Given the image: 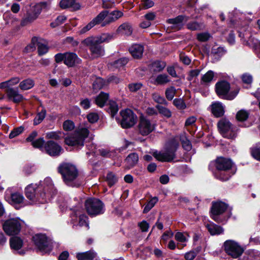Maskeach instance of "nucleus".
<instances>
[{
    "label": "nucleus",
    "instance_id": "nucleus-25",
    "mask_svg": "<svg viewBox=\"0 0 260 260\" xmlns=\"http://www.w3.org/2000/svg\"><path fill=\"white\" fill-rule=\"evenodd\" d=\"M110 95L108 93L101 91L100 93L94 98V103L100 108H103L109 100Z\"/></svg>",
    "mask_w": 260,
    "mask_h": 260
},
{
    "label": "nucleus",
    "instance_id": "nucleus-36",
    "mask_svg": "<svg viewBox=\"0 0 260 260\" xmlns=\"http://www.w3.org/2000/svg\"><path fill=\"white\" fill-rule=\"evenodd\" d=\"M106 181L109 187H112L118 181V177L113 172H108L106 177Z\"/></svg>",
    "mask_w": 260,
    "mask_h": 260
},
{
    "label": "nucleus",
    "instance_id": "nucleus-9",
    "mask_svg": "<svg viewBox=\"0 0 260 260\" xmlns=\"http://www.w3.org/2000/svg\"><path fill=\"white\" fill-rule=\"evenodd\" d=\"M121 119L116 118V120L119 123L121 127L124 129H128L133 127L137 122L138 117L134 112L129 109H122L120 111Z\"/></svg>",
    "mask_w": 260,
    "mask_h": 260
},
{
    "label": "nucleus",
    "instance_id": "nucleus-5",
    "mask_svg": "<svg viewBox=\"0 0 260 260\" xmlns=\"http://www.w3.org/2000/svg\"><path fill=\"white\" fill-rule=\"evenodd\" d=\"M50 4L49 2H41L34 5H30L21 21V25L24 26L34 22L38 18L42 11L46 12L49 9Z\"/></svg>",
    "mask_w": 260,
    "mask_h": 260
},
{
    "label": "nucleus",
    "instance_id": "nucleus-17",
    "mask_svg": "<svg viewBox=\"0 0 260 260\" xmlns=\"http://www.w3.org/2000/svg\"><path fill=\"white\" fill-rule=\"evenodd\" d=\"M230 89V84L226 80L219 81L215 84V90L216 93L220 99L224 100Z\"/></svg>",
    "mask_w": 260,
    "mask_h": 260
},
{
    "label": "nucleus",
    "instance_id": "nucleus-40",
    "mask_svg": "<svg viewBox=\"0 0 260 260\" xmlns=\"http://www.w3.org/2000/svg\"><path fill=\"white\" fill-rule=\"evenodd\" d=\"M214 77V73L212 70L208 71L205 74L201 79V83L202 85H208L213 79Z\"/></svg>",
    "mask_w": 260,
    "mask_h": 260
},
{
    "label": "nucleus",
    "instance_id": "nucleus-61",
    "mask_svg": "<svg viewBox=\"0 0 260 260\" xmlns=\"http://www.w3.org/2000/svg\"><path fill=\"white\" fill-rule=\"evenodd\" d=\"M211 37L210 34L208 32H201L197 35V40L201 42H207Z\"/></svg>",
    "mask_w": 260,
    "mask_h": 260
},
{
    "label": "nucleus",
    "instance_id": "nucleus-45",
    "mask_svg": "<svg viewBox=\"0 0 260 260\" xmlns=\"http://www.w3.org/2000/svg\"><path fill=\"white\" fill-rule=\"evenodd\" d=\"M46 115V110L45 108H43L41 112L37 113V115L34 119V125H37L41 123L45 118Z\"/></svg>",
    "mask_w": 260,
    "mask_h": 260
},
{
    "label": "nucleus",
    "instance_id": "nucleus-31",
    "mask_svg": "<svg viewBox=\"0 0 260 260\" xmlns=\"http://www.w3.org/2000/svg\"><path fill=\"white\" fill-rule=\"evenodd\" d=\"M96 256V253L93 250L79 252L76 254V258L78 260H93Z\"/></svg>",
    "mask_w": 260,
    "mask_h": 260
},
{
    "label": "nucleus",
    "instance_id": "nucleus-13",
    "mask_svg": "<svg viewBox=\"0 0 260 260\" xmlns=\"http://www.w3.org/2000/svg\"><path fill=\"white\" fill-rule=\"evenodd\" d=\"M223 247L225 253L234 258L239 257L244 251L237 242L232 240H226L223 243Z\"/></svg>",
    "mask_w": 260,
    "mask_h": 260
},
{
    "label": "nucleus",
    "instance_id": "nucleus-52",
    "mask_svg": "<svg viewBox=\"0 0 260 260\" xmlns=\"http://www.w3.org/2000/svg\"><path fill=\"white\" fill-rule=\"evenodd\" d=\"M176 93L174 86H171L166 89L165 95L168 101H172Z\"/></svg>",
    "mask_w": 260,
    "mask_h": 260
},
{
    "label": "nucleus",
    "instance_id": "nucleus-60",
    "mask_svg": "<svg viewBox=\"0 0 260 260\" xmlns=\"http://www.w3.org/2000/svg\"><path fill=\"white\" fill-rule=\"evenodd\" d=\"M63 129L67 132L73 130L75 128L74 122L71 120H65L62 124Z\"/></svg>",
    "mask_w": 260,
    "mask_h": 260
},
{
    "label": "nucleus",
    "instance_id": "nucleus-33",
    "mask_svg": "<svg viewBox=\"0 0 260 260\" xmlns=\"http://www.w3.org/2000/svg\"><path fill=\"white\" fill-rule=\"evenodd\" d=\"M125 161L127 165V168L128 169L132 168L138 164L139 155L136 152L131 153L126 157Z\"/></svg>",
    "mask_w": 260,
    "mask_h": 260
},
{
    "label": "nucleus",
    "instance_id": "nucleus-24",
    "mask_svg": "<svg viewBox=\"0 0 260 260\" xmlns=\"http://www.w3.org/2000/svg\"><path fill=\"white\" fill-rule=\"evenodd\" d=\"M64 143L68 146L76 147L78 148H81L84 145L76 134L73 136L66 137L64 139Z\"/></svg>",
    "mask_w": 260,
    "mask_h": 260
},
{
    "label": "nucleus",
    "instance_id": "nucleus-21",
    "mask_svg": "<svg viewBox=\"0 0 260 260\" xmlns=\"http://www.w3.org/2000/svg\"><path fill=\"white\" fill-rule=\"evenodd\" d=\"M144 50V47L143 45L135 44L132 45L128 50L134 59H140L142 58Z\"/></svg>",
    "mask_w": 260,
    "mask_h": 260
},
{
    "label": "nucleus",
    "instance_id": "nucleus-48",
    "mask_svg": "<svg viewBox=\"0 0 260 260\" xmlns=\"http://www.w3.org/2000/svg\"><path fill=\"white\" fill-rule=\"evenodd\" d=\"M38 39L37 37H33L30 43L24 48L26 52H31L35 50L36 44H38Z\"/></svg>",
    "mask_w": 260,
    "mask_h": 260
},
{
    "label": "nucleus",
    "instance_id": "nucleus-43",
    "mask_svg": "<svg viewBox=\"0 0 260 260\" xmlns=\"http://www.w3.org/2000/svg\"><path fill=\"white\" fill-rule=\"evenodd\" d=\"M203 26V23L196 21L189 22L186 24V28L191 31L201 30Z\"/></svg>",
    "mask_w": 260,
    "mask_h": 260
},
{
    "label": "nucleus",
    "instance_id": "nucleus-50",
    "mask_svg": "<svg viewBox=\"0 0 260 260\" xmlns=\"http://www.w3.org/2000/svg\"><path fill=\"white\" fill-rule=\"evenodd\" d=\"M180 140L183 148L187 151H190L192 148V145L189 140L186 136H182L180 138Z\"/></svg>",
    "mask_w": 260,
    "mask_h": 260
},
{
    "label": "nucleus",
    "instance_id": "nucleus-62",
    "mask_svg": "<svg viewBox=\"0 0 260 260\" xmlns=\"http://www.w3.org/2000/svg\"><path fill=\"white\" fill-rule=\"evenodd\" d=\"M79 104L84 110H87L91 107V100L88 98L82 99Z\"/></svg>",
    "mask_w": 260,
    "mask_h": 260
},
{
    "label": "nucleus",
    "instance_id": "nucleus-23",
    "mask_svg": "<svg viewBox=\"0 0 260 260\" xmlns=\"http://www.w3.org/2000/svg\"><path fill=\"white\" fill-rule=\"evenodd\" d=\"M233 124L225 118H222L217 123V128L219 133L222 137H228L225 131L230 128Z\"/></svg>",
    "mask_w": 260,
    "mask_h": 260
},
{
    "label": "nucleus",
    "instance_id": "nucleus-51",
    "mask_svg": "<svg viewBox=\"0 0 260 260\" xmlns=\"http://www.w3.org/2000/svg\"><path fill=\"white\" fill-rule=\"evenodd\" d=\"M89 134V131L87 128H82L78 131L76 135L84 143L85 140L88 137Z\"/></svg>",
    "mask_w": 260,
    "mask_h": 260
},
{
    "label": "nucleus",
    "instance_id": "nucleus-59",
    "mask_svg": "<svg viewBox=\"0 0 260 260\" xmlns=\"http://www.w3.org/2000/svg\"><path fill=\"white\" fill-rule=\"evenodd\" d=\"M24 127L22 126L14 128L10 133L9 137L10 139H13L21 133L24 131Z\"/></svg>",
    "mask_w": 260,
    "mask_h": 260
},
{
    "label": "nucleus",
    "instance_id": "nucleus-63",
    "mask_svg": "<svg viewBox=\"0 0 260 260\" xmlns=\"http://www.w3.org/2000/svg\"><path fill=\"white\" fill-rule=\"evenodd\" d=\"M201 71V70L200 69H194L190 70L188 73L187 80L188 81H192L194 77H197L199 75Z\"/></svg>",
    "mask_w": 260,
    "mask_h": 260
},
{
    "label": "nucleus",
    "instance_id": "nucleus-15",
    "mask_svg": "<svg viewBox=\"0 0 260 260\" xmlns=\"http://www.w3.org/2000/svg\"><path fill=\"white\" fill-rule=\"evenodd\" d=\"M44 150L47 154L53 157H57L63 152L61 146L53 140H49L46 142Z\"/></svg>",
    "mask_w": 260,
    "mask_h": 260
},
{
    "label": "nucleus",
    "instance_id": "nucleus-10",
    "mask_svg": "<svg viewBox=\"0 0 260 260\" xmlns=\"http://www.w3.org/2000/svg\"><path fill=\"white\" fill-rule=\"evenodd\" d=\"M84 205L87 214L91 217L101 215L105 212L104 204L99 199L89 198L86 200Z\"/></svg>",
    "mask_w": 260,
    "mask_h": 260
},
{
    "label": "nucleus",
    "instance_id": "nucleus-35",
    "mask_svg": "<svg viewBox=\"0 0 260 260\" xmlns=\"http://www.w3.org/2000/svg\"><path fill=\"white\" fill-rule=\"evenodd\" d=\"M189 19V16H187L186 15H180L177 16L174 18L169 19L167 20V22L169 24H172L176 25H181L182 26V22L185 20V21H187Z\"/></svg>",
    "mask_w": 260,
    "mask_h": 260
},
{
    "label": "nucleus",
    "instance_id": "nucleus-57",
    "mask_svg": "<svg viewBox=\"0 0 260 260\" xmlns=\"http://www.w3.org/2000/svg\"><path fill=\"white\" fill-rule=\"evenodd\" d=\"M106 80L107 85H108L111 83L118 84L121 82L122 79L116 75H109Z\"/></svg>",
    "mask_w": 260,
    "mask_h": 260
},
{
    "label": "nucleus",
    "instance_id": "nucleus-34",
    "mask_svg": "<svg viewBox=\"0 0 260 260\" xmlns=\"http://www.w3.org/2000/svg\"><path fill=\"white\" fill-rule=\"evenodd\" d=\"M109 107L106 109V111L110 114L111 118H114L119 110L117 103L113 100H110L108 103Z\"/></svg>",
    "mask_w": 260,
    "mask_h": 260
},
{
    "label": "nucleus",
    "instance_id": "nucleus-11",
    "mask_svg": "<svg viewBox=\"0 0 260 260\" xmlns=\"http://www.w3.org/2000/svg\"><path fill=\"white\" fill-rule=\"evenodd\" d=\"M21 221L18 217L5 220L3 223V229L6 234L10 236L18 235L22 228Z\"/></svg>",
    "mask_w": 260,
    "mask_h": 260
},
{
    "label": "nucleus",
    "instance_id": "nucleus-42",
    "mask_svg": "<svg viewBox=\"0 0 260 260\" xmlns=\"http://www.w3.org/2000/svg\"><path fill=\"white\" fill-rule=\"evenodd\" d=\"M250 154L255 160L260 161V142L250 148Z\"/></svg>",
    "mask_w": 260,
    "mask_h": 260
},
{
    "label": "nucleus",
    "instance_id": "nucleus-1",
    "mask_svg": "<svg viewBox=\"0 0 260 260\" xmlns=\"http://www.w3.org/2000/svg\"><path fill=\"white\" fill-rule=\"evenodd\" d=\"M208 168L213 177L221 182L229 181L237 171L236 165L231 158L221 156L211 161Z\"/></svg>",
    "mask_w": 260,
    "mask_h": 260
},
{
    "label": "nucleus",
    "instance_id": "nucleus-37",
    "mask_svg": "<svg viewBox=\"0 0 260 260\" xmlns=\"http://www.w3.org/2000/svg\"><path fill=\"white\" fill-rule=\"evenodd\" d=\"M171 80L169 79V76L166 74H159L157 76L155 79L153 84L156 85H165L169 82Z\"/></svg>",
    "mask_w": 260,
    "mask_h": 260
},
{
    "label": "nucleus",
    "instance_id": "nucleus-30",
    "mask_svg": "<svg viewBox=\"0 0 260 260\" xmlns=\"http://www.w3.org/2000/svg\"><path fill=\"white\" fill-rule=\"evenodd\" d=\"M208 231L211 235H219L223 233V229L220 225H218L213 222L207 223L206 225Z\"/></svg>",
    "mask_w": 260,
    "mask_h": 260
},
{
    "label": "nucleus",
    "instance_id": "nucleus-47",
    "mask_svg": "<svg viewBox=\"0 0 260 260\" xmlns=\"http://www.w3.org/2000/svg\"><path fill=\"white\" fill-rule=\"evenodd\" d=\"M46 142L45 141L43 137H40L31 143L32 147L37 148L41 151H43L44 147Z\"/></svg>",
    "mask_w": 260,
    "mask_h": 260
},
{
    "label": "nucleus",
    "instance_id": "nucleus-54",
    "mask_svg": "<svg viewBox=\"0 0 260 260\" xmlns=\"http://www.w3.org/2000/svg\"><path fill=\"white\" fill-rule=\"evenodd\" d=\"M155 107L158 110V112L164 116L166 117L167 118H170L171 117V112L167 108L160 106L159 105H156Z\"/></svg>",
    "mask_w": 260,
    "mask_h": 260
},
{
    "label": "nucleus",
    "instance_id": "nucleus-39",
    "mask_svg": "<svg viewBox=\"0 0 260 260\" xmlns=\"http://www.w3.org/2000/svg\"><path fill=\"white\" fill-rule=\"evenodd\" d=\"M107 85L106 80L100 77H96L92 83L93 90H100Z\"/></svg>",
    "mask_w": 260,
    "mask_h": 260
},
{
    "label": "nucleus",
    "instance_id": "nucleus-18",
    "mask_svg": "<svg viewBox=\"0 0 260 260\" xmlns=\"http://www.w3.org/2000/svg\"><path fill=\"white\" fill-rule=\"evenodd\" d=\"M5 93L8 100L15 104L21 102L24 99L23 96L19 93L18 88H7Z\"/></svg>",
    "mask_w": 260,
    "mask_h": 260
},
{
    "label": "nucleus",
    "instance_id": "nucleus-55",
    "mask_svg": "<svg viewBox=\"0 0 260 260\" xmlns=\"http://www.w3.org/2000/svg\"><path fill=\"white\" fill-rule=\"evenodd\" d=\"M173 105L179 110H184L186 108V104L183 99L175 98L173 100Z\"/></svg>",
    "mask_w": 260,
    "mask_h": 260
},
{
    "label": "nucleus",
    "instance_id": "nucleus-64",
    "mask_svg": "<svg viewBox=\"0 0 260 260\" xmlns=\"http://www.w3.org/2000/svg\"><path fill=\"white\" fill-rule=\"evenodd\" d=\"M239 92V88H237L234 90L229 91V92H228V93H227L226 96L225 97L224 100H230V101L234 100L236 97V96L237 95Z\"/></svg>",
    "mask_w": 260,
    "mask_h": 260
},
{
    "label": "nucleus",
    "instance_id": "nucleus-26",
    "mask_svg": "<svg viewBox=\"0 0 260 260\" xmlns=\"http://www.w3.org/2000/svg\"><path fill=\"white\" fill-rule=\"evenodd\" d=\"M24 199L23 195L19 192H14L11 194V204L17 210L20 209V204L23 203Z\"/></svg>",
    "mask_w": 260,
    "mask_h": 260
},
{
    "label": "nucleus",
    "instance_id": "nucleus-6",
    "mask_svg": "<svg viewBox=\"0 0 260 260\" xmlns=\"http://www.w3.org/2000/svg\"><path fill=\"white\" fill-rule=\"evenodd\" d=\"M179 145L178 142L175 139H172L166 143L164 152H155L153 156L161 162H172L176 157Z\"/></svg>",
    "mask_w": 260,
    "mask_h": 260
},
{
    "label": "nucleus",
    "instance_id": "nucleus-27",
    "mask_svg": "<svg viewBox=\"0 0 260 260\" xmlns=\"http://www.w3.org/2000/svg\"><path fill=\"white\" fill-rule=\"evenodd\" d=\"M59 6L62 9L71 8L74 11L78 10L81 7L80 4L76 3L75 0H61Z\"/></svg>",
    "mask_w": 260,
    "mask_h": 260
},
{
    "label": "nucleus",
    "instance_id": "nucleus-8",
    "mask_svg": "<svg viewBox=\"0 0 260 260\" xmlns=\"http://www.w3.org/2000/svg\"><path fill=\"white\" fill-rule=\"evenodd\" d=\"M54 60L57 63H60L63 61L68 68H73L82 63V59L76 53L70 51L56 54Z\"/></svg>",
    "mask_w": 260,
    "mask_h": 260
},
{
    "label": "nucleus",
    "instance_id": "nucleus-53",
    "mask_svg": "<svg viewBox=\"0 0 260 260\" xmlns=\"http://www.w3.org/2000/svg\"><path fill=\"white\" fill-rule=\"evenodd\" d=\"M49 47L43 43L39 42L38 44V53L40 56H43L49 51Z\"/></svg>",
    "mask_w": 260,
    "mask_h": 260
},
{
    "label": "nucleus",
    "instance_id": "nucleus-20",
    "mask_svg": "<svg viewBox=\"0 0 260 260\" xmlns=\"http://www.w3.org/2000/svg\"><path fill=\"white\" fill-rule=\"evenodd\" d=\"M129 59L125 57H121L113 61L108 63L107 66L110 70L115 69L120 70L123 69L125 65L128 62Z\"/></svg>",
    "mask_w": 260,
    "mask_h": 260
},
{
    "label": "nucleus",
    "instance_id": "nucleus-44",
    "mask_svg": "<svg viewBox=\"0 0 260 260\" xmlns=\"http://www.w3.org/2000/svg\"><path fill=\"white\" fill-rule=\"evenodd\" d=\"M158 199L156 197L152 198L145 205L143 211L144 214L147 213L157 203Z\"/></svg>",
    "mask_w": 260,
    "mask_h": 260
},
{
    "label": "nucleus",
    "instance_id": "nucleus-16",
    "mask_svg": "<svg viewBox=\"0 0 260 260\" xmlns=\"http://www.w3.org/2000/svg\"><path fill=\"white\" fill-rule=\"evenodd\" d=\"M109 13L108 10L101 11L95 18L90 21L86 26L83 27L80 31L81 34H83L96 25H99L104 20Z\"/></svg>",
    "mask_w": 260,
    "mask_h": 260
},
{
    "label": "nucleus",
    "instance_id": "nucleus-28",
    "mask_svg": "<svg viewBox=\"0 0 260 260\" xmlns=\"http://www.w3.org/2000/svg\"><path fill=\"white\" fill-rule=\"evenodd\" d=\"M166 66V62L160 60L152 61L149 64V69L153 73H157L163 71Z\"/></svg>",
    "mask_w": 260,
    "mask_h": 260
},
{
    "label": "nucleus",
    "instance_id": "nucleus-19",
    "mask_svg": "<svg viewBox=\"0 0 260 260\" xmlns=\"http://www.w3.org/2000/svg\"><path fill=\"white\" fill-rule=\"evenodd\" d=\"M123 15L122 12L119 10H114L108 14L104 20L101 23V26L104 27L111 23L115 21Z\"/></svg>",
    "mask_w": 260,
    "mask_h": 260
},
{
    "label": "nucleus",
    "instance_id": "nucleus-14",
    "mask_svg": "<svg viewBox=\"0 0 260 260\" xmlns=\"http://www.w3.org/2000/svg\"><path fill=\"white\" fill-rule=\"evenodd\" d=\"M155 127V125L152 124L150 120L143 114L139 117L138 129L139 133L141 135L143 136H148L154 130Z\"/></svg>",
    "mask_w": 260,
    "mask_h": 260
},
{
    "label": "nucleus",
    "instance_id": "nucleus-32",
    "mask_svg": "<svg viewBox=\"0 0 260 260\" xmlns=\"http://www.w3.org/2000/svg\"><path fill=\"white\" fill-rule=\"evenodd\" d=\"M23 245V241L19 237L14 236L10 239V246L12 249L19 250Z\"/></svg>",
    "mask_w": 260,
    "mask_h": 260
},
{
    "label": "nucleus",
    "instance_id": "nucleus-41",
    "mask_svg": "<svg viewBox=\"0 0 260 260\" xmlns=\"http://www.w3.org/2000/svg\"><path fill=\"white\" fill-rule=\"evenodd\" d=\"M238 131V127L235 125H232V126H230V128H228L227 130L225 131L228 137H223L228 139L234 140L237 136Z\"/></svg>",
    "mask_w": 260,
    "mask_h": 260
},
{
    "label": "nucleus",
    "instance_id": "nucleus-46",
    "mask_svg": "<svg viewBox=\"0 0 260 260\" xmlns=\"http://www.w3.org/2000/svg\"><path fill=\"white\" fill-rule=\"evenodd\" d=\"M249 113L245 110H240L237 112L236 118L237 121L243 122L246 121L249 117Z\"/></svg>",
    "mask_w": 260,
    "mask_h": 260
},
{
    "label": "nucleus",
    "instance_id": "nucleus-38",
    "mask_svg": "<svg viewBox=\"0 0 260 260\" xmlns=\"http://www.w3.org/2000/svg\"><path fill=\"white\" fill-rule=\"evenodd\" d=\"M34 85V81L30 78H27L20 82L19 86L21 90H26L31 89Z\"/></svg>",
    "mask_w": 260,
    "mask_h": 260
},
{
    "label": "nucleus",
    "instance_id": "nucleus-12",
    "mask_svg": "<svg viewBox=\"0 0 260 260\" xmlns=\"http://www.w3.org/2000/svg\"><path fill=\"white\" fill-rule=\"evenodd\" d=\"M32 241L37 248L41 252L50 253L52 248L49 245L48 238L45 234L39 233L32 237Z\"/></svg>",
    "mask_w": 260,
    "mask_h": 260
},
{
    "label": "nucleus",
    "instance_id": "nucleus-58",
    "mask_svg": "<svg viewBox=\"0 0 260 260\" xmlns=\"http://www.w3.org/2000/svg\"><path fill=\"white\" fill-rule=\"evenodd\" d=\"M143 84L140 82L132 83L128 85V88L131 92H136L143 87Z\"/></svg>",
    "mask_w": 260,
    "mask_h": 260
},
{
    "label": "nucleus",
    "instance_id": "nucleus-29",
    "mask_svg": "<svg viewBox=\"0 0 260 260\" xmlns=\"http://www.w3.org/2000/svg\"><path fill=\"white\" fill-rule=\"evenodd\" d=\"M133 32L132 25L129 22H124L121 24L117 29V34H121L126 36H130Z\"/></svg>",
    "mask_w": 260,
    "mask_h": 260
},
{
    "label": "nucleus",
    "instance_id": "nucleus-3",
    "mask_svg": "<svg viewBox=\"0 0 260 260\" xmlns=\"http://www.w3.org/2000/svg\"><path fill=\"white\" fill-rule=\"evenodd\" d=\"M113 38V34L104 33L96 37H88L83 40L82 43L88 47L93 58H98L105 54L104 48L101 44L109 42Z\"/></svg>",
    "mask_w": 260,
    "mask_h": 260
},
{
    "label": "nucleus",
    "instance_id": "nucleus-2",
    "mask_svg": "<svg viewBox=\"0 0 260 260\" xmlns=\"http://www.w3.org/2000/svg\"><path fill=\"white\" fill-rule=\"evenodd\" d=\"M56 189L51 183L45 185V183L30 184L25 189V194L26 198L30 201L44 204L50 201L57 194Z\"/></svg>",
    "mask_w": 260,
    "mask_h": 260
},
{
    "label": "nucleus",
    "instance_id": "nucleus-56",
    "mask_svg": "<svg viewBox=\"0 0 260 260\" xmlns=\"http://www.w3.org/2000/svg\"><path fill=\"white\" fill-rule=\"evenodd\" d=\"M88 121L90 123H95L100 118L99 115L96 112H90L86 115Z\"/></svg>",
    "mask_w": 260,
    "mask_h": 260
},
{
    "label": "nucleus",
    "instance_id": "nucleus-49",
    "mask_svg": "<svg viewBox=\"0 0 260 260\" xmlns=\"http://www.w3.org/2000/svg\"><path fill=\"white\" fill-rule=\"evenodd\" d=\"M62 134H63V133L60 131H51L46 133V138L48 139L58 140L61 138Z\"/></svg>",
    "mask_w": 260,
    "mask_h": 260
},
{
    "label": "nucleus",
    "instance_id": "nucleus-4",
    "mask_svg": "<svg viewBox=\"0 0 260 260\" xmlns=\"http://www.w3.org/2000/svg\"><path fill=\"white\" fill-rule=\"evenodd\" d=\"M57 170L66 185L71 187H79L80 184L77 180L79 171L75 165L70 162H62L59 165Z\"/></svg>",
    "mask_w": 260,
    "mask_h": 260
},
{
    "label": "nucleus",
    "instance_id": "nucleus-7",
    "mask_svg": "<svg viewBox=\"0 0 260 260\" xmlns=\"http://www.w3.org/2000/svg\"><path fill=\"white\" fill-rule=\"evenodd\" d=\"M228 206V204L221 201L213 202L210 210V217L218 223L224 224L230 218L223 215Z\"/></svg>",
    "mask_w": 260,
    "mask_h": 260
},
{
    "label": "nucleus",
    "instance_id": "nucleus-22",
    "mask_svg": "<svg viewBox=\"0 0 260 260\" xmlns=\"http://www.w3.org/2000/svg\"><path fill=\"white\" fill-rule=\"evenodd\" d=\"M210 106L211 113L215 117L219 118L224 115L225 111L221 103L219 102H213Z\"/></svg>",
    "mask_w": 260,
    "mask_h": 260
}]
</instances>
